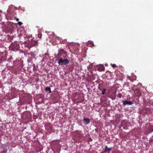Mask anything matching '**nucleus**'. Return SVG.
Segmentation results:
<instances>
[{
	"label": "nucleus",
	"mask_w": 153,
	"mask_h": 153,
	"mask_svg": "<svg viewBox=\"0 0 153 153\" xmlns=\"http://www.w3.org/2000/svg\"><path fill=\"white\" fill-rule=\"evenodd\" d=\"M69 62V61L67 59H63L61 58L59 60L58 63L61 65H65L68 64Z\"/></svg>",
	"instance_id": "f257e3e1"
},
{
	"label": "nucleus",
	"mask_w": 153,
	"mask_h": 153,
	"mask_svg": "<svg viewBox=\"0 0 153 153\" xmlns=\"http://www.w3.org/2000/svg\"><path fill=\"white\" fill-rule=\"evenodd\" d=\"M123 104L124 105H131L132 104V102L131 101H128L127 100H126L123 101Z\"/></svg>",
	"instance_id": "f03ea898"
},
{
	"label": "nucleus",
	"mask_w": 153,
	"mask_h": 153,
	"mask_svg": "<svg viewBox=\"0 0 153 153\" xmlns=\"http://www.w3.org/2000/svg\"><path fill=\"white\" fill-rule=\"evenodd\" d=\"M83 120L84 123L85 124H88L90 122V120L88 118H84Z\"/></svg>",
	"instance_id": "7ed1b4c3"
},
{
	"label": "nucleus",
	"mask_w": 153,
	"mask_h": 153,
	"mask_svg": "<svg viewBox=\"0 0 153 153\" xmlns=\"http://www.w3.org/2000/svg\"><path fill=\"white\" fill-rule=\"evenodd\" d=\"M99 69L100 71H103L104 70L105 68L103 65H100Z\"/></svg>",
	"instance_id": "20e7f679"
},
{
	"label": "nucleus",
	"mask_w": 153,
	"mask_h": 153,
	"mask_svg": "<svg viewBox=\"0 0 153 153\" xmlns=\"http://www.w3.org/2000/svg\"><path fill=\"white\" fill-rule=\"evenodd\" d=\"M111 148H108L107 146H106L105 147V149L104 152H106L109 151L111 150Z\"/></svg>",
	"instance_id": "39448f33"
},
{
	"label": "nucleus",
	"mask_w": 153,
	"mask_h": 153,
	"mask_svg": "<svg viewBox=\"0 0 153 153\" xmlns=\"http://www.w3.org/2000/svg\"><path fill=\"white\" fill-rule=\"evenodd\" d=\"M45 90L48 91L49 93H51V89L50 87H47L46 88Z\"/></svg>",
	"instance_id": "423d86ee"
},
{
	"label": "nucleus",
	"mask_w": 153,
	"mask_h": 153,
	"mask_svg": "<svg viewBox=\"0 0 153 153\" xmlns=\"http://www.w3.org/2000/svg\"><path fill=\"white\" fill-rule=\"evenodd\" d=\"M105 91V89H103V91L102 92V94H104Z\"/></svg>",
	"instance_id": "0eeeda50"
},
{
	"label": "nucleus",
	"mask_w": 153,
	"mask_h": 153,
	"mask_svg": "<svg viewBox=\"0 0 153 153\" xmlns=\"http://www.w3.org/2000/svg\"><path fill=\"white\" fill-rule=\"evenodd\" d=\"M18 23L19 25H21L22 24V23L21 22H18Z\"/></svg>",
	"instance_id": "6e6552de"
},
{
	"label": "nucleus",
	"mask_w": 153,
	"mask_h": 153,
	"mask_svg": "<svg viewBox=\"0 0 153 153\" xmlns=\"http://www.w3.org/2000/svg\"><path fill=\"white\" fill-rule=\"evenodd\" d=\"M15 19L17 21H19V19L18 18L15 17Z\"/></svg>",
	"instance_id": "1a4fd4ad"
},
{
	"label": "nucleus",
	"mask_w": 153,
	"mask_h": 153,
	"mask_svg": "<svg viewBox=\"0 0 153 153\" xmlns=\"http://www.w3.org/2000/svg\"><path fill=\"white\" fill-rule=\"evenodd\" d=\"M115 66H116V65L113 64L112 66L113 67H115Z\"/></svg>",
	"instance_id": "9d476101"
}]
</instances>
